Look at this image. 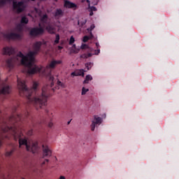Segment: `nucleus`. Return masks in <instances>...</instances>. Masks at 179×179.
Masks as SVG:
<instances>
[{"mask_svg": "<svg viewBox=\"0 0 179 179\" xmlns=\"http://www.w3.org/2000/svg\"><path fill=\"white\" fill-rule=\"evenodd\" d=\"M55 17H62L64 16V12L62 11V9L61 8H57L55 13H54Z\"/></svg>", "mask_w": 179, "mask_h": 179, "instance_id": "obj_15", "label": "nucleus"}, {"mask_svg": "<svg viewBox=\"0 0 179 179\" xmlns=\"http://www.w3.org/2000/svg\"><path fill=\"white\" fill-rule=\"evenodd\" d=\"M85 66H86L87 71H90V69H92V66H93V63H92V62L86 63Z\"/></svg>", "mask_w": 179, "mask_h": 179, "instance_id": "obj_24", "label": "nucleus"}, {"mask_svg": "<svg viewBox=\"0 0 179 179\" xmlns=\"http://www.w3.org/2000/svg\"><path fill=\"white\" fill-rule=\"evenodd\" d=\"M60 179H65L64 176H60Z\"/></svg>", "mask_w": 179, "mask_h": 179, "instance_id": "obj_44", "label": "nucleus"}, {"mask_svg": "<svg viewBox=\"0 0 179 179\" xmlns=\"http://www.w3.org/2000/svg\"><path fill=\"white\" fill-rule=\"evenodd\" d=\"M57 89H59V87H57Z\"/></svg>", "mask_w": 179, "mask_h": 179, "instance_id": "obj_50", "label": "nucleus"}, {"mask_svg": "<svg viewBox=\"0 0 179 179\" xmlns=\"http://www.w3.org/2000/svg\"><path fill=\"white\" fill-rule=\"evenodd\" d=\"M57 85L58 87L60 86V87H65V84H64V83L59 81V80H57Z\"/></svg>", "mask_w": 179, "mask_h": 179, "instance_id": "obj_27", "label": "nucleus"}, {"mask_svg": "<svg viewBox=\"0 0 179 179\" xmlns=\"http://www.w3.org/2000/svg\"><path fill=\"white\" fill-rule=\"evenodd\" d=\"M34 146L36 147V144H34Z\"/></svg>", "mask_w": 179, "mask_h": 179, "instance_id": "obj_51", "label": "nucleus"}, {"mask_svg": "<svg viewBox=\"0 0 179 179\" xmlns=\"http://www.w3.org/2000/svg\"><path fill=\"white\" fill-rule=\"evenodd\" d=\"M86 23H87V20L85 18H82V20L78 21V25L79 26V27H83V26H85Z\"/></svg>", "mask_w": 179, "mask_h": 179, "instance_id": "obj_16", "label": "nucleus"}, {"mask_svg": "<svg viewBox=\"0 0 179 179\" xmlns=\"http://www.w3.org/2000/svg\"><path fill=\"white\" fill-rule=\"evenodd\" d=\"M48 19V15H47V14H45L41 17V21L43 22V23H45Z\"/></svg>", "mask_w": 179, "mask_h": 179, "instance_id": "obj_23", "label": "nucleus"}, {"mask_svg": "<svg viewBox=\"0 0 179 179\" xmlns=\"http://www.w3.org/2000/svg\"><path fill=\"white\" fill-rule=\"evenodd\" d=\"M31 1H34V0H31Z\"/></svg>", "mask_w": 179, "mask_h": 179, "instance_id": "obj_52", "label": "nucleus"}, {"mask_svg": "<svg viewBox=\"0 0 179 179\" xmlns=\"http://www.w3.org/2000/svg\"><path fill=\"white\" fill-rule=\"evenodd\" d=\"M3 143V140H2V138H0V148L2 146Z\"/></svg>", "mask_w": 179, "mask_h": 179, "instance_id": "obj_36", "label": "nucleus"}, {"mask_svg": "<svg viewBox=\"0 0 179 179\" xmlns=\"http://www.w3.org/2000/svg\"><path fill=\"white\" fill-rule=\"evenodd\" d=\"M100 124H101V117L95 115L91 124V130L94 131V129H96V126L100 125Z\"/></svg>", "mask_w": 179, "mask_h": 179, "instance_id": "obj_8", "label": "nucleus"}, {"mask_svg": "<svg viewBox=\"0 0 179 179\" xmlns=\"http://www.w3.org/2000/svg\"><path fill=\"white\" fill-rule=\"evenodd\" d=\"M43 164H45V162H43Z\"/></svg>", "mask_w": 179, "mask_h": 179, "instance_id": "obj_48", "label": "nucleus"}, {"mask_svg": "<svg viewBox=\"0 0 179 179\" xmlns=\"http://www.w3.org/2000/svg\"><path fill=\"white\" fill-rule=\"evenodd\" d=\"M43 33H44V29H43V27L32 28L29 31L30 36H40V34H43Z\"/></svg>", "mask_w": 179, "mask_h": 179, "instance_id": "obj_7", "label": "nucleus"}, {"mask_svg": "<svg viewBox=\"0 0 179 179\" xmlns=\"http://www.w3.org/2000/svg\"><path fill=\"white\" fill-rule=\"evenodd\" d=\"M21 23L22 24H27V23H29V19L25 16L22 17L21 19Z\"/></svg>", "mask_w": 179, "mask_h": 179, "instance_id": "obj_22", "label": "nucleus"}, {"mask_svg": "<svg viewBox=\"0 0 179 179\" xmlns=\"http://www.w3.org/2000/svg\"><path fill=\"white\" fill-rule=\"evenodd\" d=\"M94 36L92 32L90 33V36H85L83 37V41L84 43H87V41H89V40H92V38H93Z\"/></svg>", "mask_w": 179, "mask_h": 179, "instance_id": "obj_17", "label": "nucleus"}, {"mask_svg": "<svg viewBox=\"0 0 179 179\" xmlns=\"http://www.w3.org/2000/svg\"><path fill=\"white\" fill-rule=\"evenodd\" d=\"M41 45L43 43L41 41H38L34 44V51H30L27 55V61H25L24 66H26L27 70V73L29 75H34L37 72H41L43 67L38 66L34 64V55H37L41 50Z\"/></svg>", "mask_w": 179, "mask_h": 179, "instance_id": "obj_2", "label": "nucleus"}, {"mask_svg": "<svg viewBox=\"0 0 179 179\" xmlns=\"http://www.w3.org/2000/svg\"><path fill=\"white\" fill-rule=\"evenodd\" d=\"M33 134V129H30L28 131L27 135H31Z\"/></svg>", "mask_w": 179, "mask_h": 179, "instance_id": "obj_35", "label": "nucleus"}, {"mask_svg": "<svg viewBox=\"0 0 179 179\" xmlns=\"http://www.w3.org/2000/svg\"><path fill=\"white\" fill-rule=\"evenodd\" d=\"M52 90H55V89L53 88Z\"/></svg>", "mask_w": 179, "mask_h": 179, "instance_id": "obj_49", "label": "nucleus"}, {"mask_svg": "<svg viewBox=\"0 0 179 179\" xmlns=\"http://www.w3.org/2000/svg\"><path fill=\"white\" fill-rule=\"evenodd\" d=\"M89 89H86L85 87H83L81 92L82 96H85V94H86V93H87Z\"/></svg>", "mask_w": 179, "mask_h": 179, "instance_id": "obj_25", "label": "nucleus"}, {"mask_svg": "<svg viewBox=\"0 0 179 179\" xmlns=\"http://www.w3.org/2000/svg\"><path fill=\"white\" fill-rule=\"evenodd\" d=\"M15 52V48H13L6 47L3 49V54L4 55H14Z\"/></svg>", "mask_w": 179, "mask_h": 179, "instance_id": "obj_12", "label": "nucleus"}, {"mask_svg": "<svg viewBox=\"0 0 179 179\" xmlns=\"http://www.w3.org/2000/svg\"><path fill=\"white\" fill-rule=\"evenodd\" d=\"M3 38H7V40H22V35L20 34L11 32L10 34H3Z\"/></svg>", "mask_w": 179, "mask_h": 179, "instance_id": "obj_6", "label": "nucleus"}, {"mask_svg": "<svg viewBox=\"0 0 179 179\" xmlns=\"http://www.w3.org/2000/svg\"><path fill=\"white\" fill-rule=\"evenodd\" d=\"M18 57L20 58H22L21 64L24 65V66L25 61H27V56H24V55L22 53V52H19V53L17 55V56L15 58L11 57L10 59H7L6 61L7 66L10 69H12L13 68V62H15V59L17 60Z\"/></svg>", "mask_w": 179, "mask_h": 179, "instance_id": "obj_4", "label": "nucleus"}, {"mask_svg": "<svg viewBox=\"0 0 179 179\" xmlns=\"http://www.w3.org/2000/svg\"><path fill=\"white\" fill-rule=\"evenodd\" d=\"M96 48H99V47H100V45L99 44V43H96Z\"/></svg>", "mask_w": 179, "mask_h": 179, "instance_id": "obj_39", "label": "nucleus"}, {"mask_svg": "<svg viewBox=\"0 0 179 179\" xmlns=\"http://www.w3.org/2000/svg\"><path fill=\"white\" fill-rule=\"evenodd\" d=\"M8 2H12V0H0V8L5 6L6 3Z\"/></svg>", "mask_w": 179, "mask_h": 179, "instance_id": "obj_20", "label": "nucleus"}, {"mask_svg": "<svg viewBox=\"0 0 179 179\" xmlns=\"http://www.w3.org/2000/svg\"><path fill=\"white\" fill-rule=\"evenodd\" d=\"M72 76H78V74L76 72L71 73Z\"/></svg>", "mask_w": 179, "mask_h": 179, "instance_id": "obj_37", "label": "nucleus"}, {"mask_svg": "<svg viewBox=\"0 0 179 179\" xmlns=\"http://www.w3.org/2000/svg\"><path fill=\"white\" fill-rule=\"evenodd\" d=\"M94 27H96L94 26V24H92L90 28H87V31H89L90 34V33H92V31L94 29Z\"/></svg>", "mask_w": 179, "mask_h": 179, "instance_id": "obj_31", "label": "nucleus"}, {"mask_svg": "<svg viewBox=\"0 0 179 179\" xmlns=\"http://www.w3.org/2000/svg\"><path fill=\"white\" fill-rule=\"evenodd\" d=\"M38 26H39V27H41V24H39Z\"/></svg>", "mask_w": 179, "mask_h": 179, "instance_id": "obj_47", "label": "nucleus"}, {"mask_svg": "<svg viewBox=\"0 0 179 179\" xmlns=\"http://www.w3.org/2000/svg\"><path fill=\"white\" fill-rule=\"evenodd\" d=\"M90 57H92V53H88V54L84 53L80 55V58H83V59L90 58Z\"/></svg>", "mask_w": 179, "mask_h": 179, "instance_id": "obj_21", "label": "nucleus"}, {"mask_svg": "<svg viewBox=\"0 0 179 179\" xmlns=\"http://www.w3.org/2000/svg\"><path fill=\"white\" fill-rule=\"evenodd\" d=\"M10 93V86L9 85H4L0 90V94H9Z\"/></svg>", "mask_w": 179, "mask_h": 179, "instance_id": "obj_13", "label": "nucleus"}, {"mask_svg": "<svg viewBox=\"0 0 179 179\" xmlns=\"http://www.w3.org/2000/svg\"><path fill=\"white\" fill-rule=\"evenodd\" d=\"M85 47H86V45H85V44H84V45H81L82 50L85 49Z\"/></svg>", "mask_w": 179, "mask_h": 179, "instance_id": "obj_40", "label": "nucleus"}, {"mask_svg": "<svg viewBox=\"0 0 179 179\" xmlns=\"http://www.w3.org/2000/svg\"><path fill=\"white\" fill-rule=\"evenodd\" d=\"M62 64V61L61 60H52L50 63L46 66L48 69H55L57 65H59Z\"/></svg>", "mask_w": 179, "mask_h": 179, "instance_id": "obj_11", "label": "nucleus"}, {"mask_svg": "<svg viewBox=\"0 0 179 179\" xmlns=\"http://www.w3.org/2000/svg\"><path fill=\"white\" fill-rule=\"evenodd\" d=\"M73 43H75V38H73V36H71L69 44V45H72Z\"/></svg>", "mask_w": 179, "mask_h": 179, "instance_id": "obj_29", "label": "nucleus"}, {"mask_svg": "<svg viewBox=\"0 0 179 179\" xmlns=\"http://www.w3.org/2000/svg\"><path fill=\"white\" fill-rule=\"evenodd\" d=\"M45 162H47V163H48L49 160L48 159H45Z\"/></svg>", "mask_w": 179, "mask_h": 179, "instance_id": "obj_46", "label": "nucleus"}, {"mask_svg": "<svg viewBox=\"0 0 179 179\" xmlns=\"http://www.w3.org/2000/svg\"><path fill=\"white\" fill-rule=\"evenodd\" d=\"M90 10L92 11V12H96V10H97V8L94 6H92L90 8Z\"/></svg>", "mask_w": 179, "mask_h": 179, "instance_id": "obj_34", "label": "nucleus"}, {"mask_svg": "<svg viewBox=\"0 0 179 179\" xmlns=\"http://www.w3.org/2000/svg\"><path fill=\"white\" fill-rule=\"evenodd\" d=\"M87 2H91L92 5H97V3H99V0H87Z\"/></svg>", "mask_w": 179, "mask_h": 179, "instance_id": "obj_30", "label": "nucleus"}, {"mask_svg": "<svg viewBox=\"0 0 179 179\" xmlns=\"http://www.w3.org/2000/svg\"><path fill=\"white\" fill-rule=\"evenodd\" d=\"M93 15H94L93 11L91 10L90 13V16H93Z\"/></svg>", "mask_w": 179, "mask_h": 179, "instance_id": "obj_41", "label": "nucleus"}, {"mask_svg": "<svg viewBox=\"0 0 179 179\" xmlns=\"http://www.w3.org/2000/svg\"><path fill=\"white\" fill-rule=\"evenodd\" d=\"M42 148H43V157H51V155H52V152L51 151L50 148H48V145H47L46 144H43Z\"/></svg>", "mask_w": 179, "mask_h": 179, "instance_id": "obj_9", "label": "nucleus"}, {"mask_svg": "<svg viewBox=\"0 0 179 179\" xmlns=\"http://www.w3.org/2000/svg\"><path fill=\"white\" fill-rule=\"evenodd\" d=\"M19 144L20 146L22 145H24L26 146L27 150H30V145L27 144V138H19Z\"/></svg>", "mask_w": 179, "mask_h": 179, "instance_id": "obj_14", "label": "nucleus"}, {"mask_svg": "<svg viewBox=\"0 0 179 179\" xmlns=\"http://www.w3.org/2000/svg\"><path fill=\"white\" fill-rule=\"evenodd\" d=\"M13 155V150H11L10 151H7L6 152V157H9L10 156H12Z\"/></svg>", "mask_w": 179, "mask_h": 179, "instance_id": "obj_28", "label": "nucleus"}, {"mask_svg": "<svg viewBox=\"0 0 179 179\" xmlns=\"http://www.w3.org/2000/svg\"><path fill=\"white\" fill-rule=\"evenodd\" d=\"M71 124V120L67 122V125H69Z\"/></svg>", "mask_w": 179, "mask_h": 179, "instance_id": "obj_45", "label": "nucleus"}, {"mask_svg": "<svg viewBox=\"0 0 179 179\" xmlns=\"http://www.w3.org/2000/svg\"><path fill=\"white\" fill-rule=\"evenodd\" d=\"M59 43V34H56V38L55 40V44H58Z\"/></svg>", "mask_w": 179, "mask_h": 179, "instance_id": "obj_32", "label": "nucleus"}, {"mask_svg": "<svg viewBox=\"0 0 179 179\" xmlns=\"http://www.w3.org/2000/svg\"><path fill=\"white\" fill-rule=\"evenodd\" d=\"M49 80L50 82H51L50 87H52V86H54V76H50Z\"/></svg>", "mask_w": 179, "mask_h": 179, "instance_id": "obj_26", "label": "nucleus"}, {"mask_svg": "<svg viewBox=\"0 0 179 179\" xmlns=\"http://www.w3.org/2000/svg\"><path fill=\"white\" fill-rule=\"evenodd\" d=\"M46 29L49 31L50 34H54V31H52V28L50 26L46 27Z\"/></svg>", "mask_w": 179, "mask_h": 179, "instance_id": "obj_33", "label": "nucleus"}, {"mask_svg": "<svg viewBox=\"0 0 179 179\" xmlns=\"http://www.w3.org/2000/svg\"><path fill=\"white\" fill-rule=\"evenodd\" d=\"M96 55H99V54H100V49H98L97 50V53H95Z\"/></svg>", "mask_w": 179, "mask_h": 179, "instance_id": "obj_38", "label": "nucleus"}, {"mask_svg": "<svg viewBox=\"0 0 179 179\" xmlns=\"http://www.w3.org/2000/svg\"><path fill=\"white\" fill-rule=\"evenodd\" d=\"M73 48H76V45H73Z\"/></svg>", "mask_w": 179, "mask_h": 179, "instance_id": "obj_43", "label": "nucleus"}, {"mask_svg": "<svg viewBox=\"0 0 179 179\" xmlns=\"http://www.w3.org/2000/svg\"><path fill=\"white\" fill-rule=\"evenodd\" d=\"M17 86L20 90V94H23L27 99L28 104H33L36 110L41 108L43 106L47 104V99H48V85H44L42 88L41 95L37 94V87L38 83L34 82L33 87L29 90L26 86V81L17 78Z\"/></svg>", "mask_w": 179, "mask_h": 179, "instance_id": "obj_1", "label": "nucleus"}, {"mask_svg": "<svg viewBox=\"0 0 179 179\" xmlns=\"http://www.w3.org/2000/svg\"><path fill=\"white\" fill-rule=\"evenodd\" d=\"M90 80H93V77H92L90 75H87L85 80L83 81V83L87 85V83H89Z\"/></svg>", "mask_w": 179, "mask_h": 179, "instance_id": "obj_18", "label": "nucleus"}, {"mask_svg": "<svg viewBox=\"0 0 179 179\" xmlns=\"http://www.w3.org/2000/svg\"><path fill=\"white\" fill-rule=\"evenodd\" d=\"M15 30L18 33H22L23 31V26H22L21 24H17V26L15 27Z\"/></svg>", "mask_w": 179, "mask_h": 179, "instance_id": "obj_19", "label": "nucleus"}, {"mask_svg": "<svg viewBox=\"0 0 179 179\" xmlns=\"http://www.w3.org/2000/svg\"><path fill=\"white\" fill-rule=\"evenodd\" d=\"M59 50H62V46H58Z\"/></svg>", "mask_w": 179, "mask_h": 179, "instance_id": "obj_42", "label": "nucleus"}, {"mask_svg": "<svg viewBox=\"0 0 179 179\" xmlns=\"http://www.w3.org/2000/svg\"><path fill=\"white\" fill-rule=\"evenodd\" d=\"M13 8L17 13H22L24 10V3L23 1H13Z\"/></svg>", "mask_w": 179, "mask_h": 179, "instance_id": "obj_5", "label": "nucleus"}, {"mask_svg": "<svg viewBox=\"0 0 179 179\" xmlns=\"http://www.w3.org/2000/svg\"><path fill=\"white\" fill-rule=\"evenodd\" d=\"M64 8H66V9H73L74 10H76V9L78 8V5L70 1L66 0L64 1Z\"/></svg>", "mask_w": 179, "mask_h": 179, "instance_id": "obj_10", "label": "nucleus"}, {"mask_svg": "<svg viewBox=\"0 0 179 179\" xmlns=\"http://www.w3.org/2000/svg\"><path fill=\"white\" fill-rule=\"evenodd\" d=\"M45 113L49 117L50 122L47 124V122L44 120L37 123H34V122L31 120L34 129H36V128H42L43 125H48V128H52V127H54V123H52V117H54V115H52V113H50V110L48 109L45 110Z\"/></svg>", "mask_w": 179, "mask_h": 179, "instance_id": "obj_3", "label": "nucleus"}]
</instances>
